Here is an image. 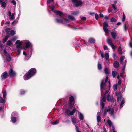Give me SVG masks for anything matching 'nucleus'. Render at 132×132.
<instances>
[{"label":"nucleus","mask_w":132,"mask_h":132,"mask_svg":"<svg viewBox=\"0 0 132 132\" xmlns=\"http://www.w3.org/2000/svg\"><path fill=\"white\" fill-rule=\"evenodd\" d=\"M108 77L106 76L105 78H104L101 81L100 84V88L102 91L103 92L104 90H105V92L104 93L102 98V100L103 102H105L106 101V98L108 101H111L113 99V97L109 95V90L110 89V82L109 81V87H107L106 84V82L108 80Z\"/></svg>","instance_id":"obj_1"},{"label":"nucleus","mask_w":132,"mask_h":132,"mask_svg":"<svg viewBox=\"0 0 132 132\" xmlns=\"http://www.w3.org/2000/svg\"><path fill=\"white\" fill-rule=\"evenodd\" d=\"M48 6L51 9L52 11L55 13L57 15L59 16L60 19L58 18H56L55 19V21L56 22L59 23H62L67 25H68V24L69 23L68 20L67 19L64 18L62 17V16L63 15L62 12L57 10L54 11L53 10L55 8V6L54 5H50Z\"/></svg>","instance_id":"obj_2"},{"label":"nucleus","mask_w":132,"mask_h":132,"mask_svg":"<svg viewBox=\"0 0 132 132\" xmlns=\"http://www.w3.org/2000/svg\"><path fill=\"white\" fill-rule=\"evenodd\" d=\"M3 47H4L3 45L2 44L0 43V52L1 55L4 60L10 61L11 60V57L9 54L6 51V48L4 49L3 53L2 52Z\"/></svg>","instance_id":"obj_3"},{"label":"nucleus","mask_w":132,"mask_h":132,"mask_svg":"<svg viewBox=\"0 0 132 132\" xmlns=\"http://www.w3.org/2000/svg\"><path fill=\"white\" fill-rule=\"evenodd\" d=\"M3 47H4L3 45L2 44L0 43V52L1 55L4 60L10 61L11 60V57L9 54L6 51V48L4 49L3 53L2 52Z\"/></svg>","instance_id":"obj_4"},{"label":"nucleus","mask_w":132,"mask_h":132,"mask_svg":"<svg viewBox=\"0 0 132 132\" xmlns=\"http://www.w3.org/2000/svg\"><path fill=\"white\" fill-rule=\"evenodd\" d=\"M36 72V70L34 68L30 69L27 73L24 76V79L26 80L34 75Z\"/></svg>","instance_id":"obj_5"},{"label":"nucleus","mask_w":132,"mask_h":132,"mask_svg":"<svg viewBox=\"0 0 132 132\" xmlns=\"http://www.w3.org/2000/svg\"><path fill=\"white\" fill-rule=\"evenodd\" d=\"M116 96H117V101L118 102L119 101H121L122 99V101L120 105V108L121 109L125 103L124 100L122 98V97L121 94L120 93L117 92L116 93Z\"/></svg>","instance_id":"obj_6"},{"label":"nucleus","mask_w":132,"mask_h":132,"mask_svg":"<svg viewBox=\"0 0 132 132\" xmlns=\"http://www.w3.org/2000/svg\"><path fill=\"white\" fill-rule=\"evenodd\" d=\"M73 3L76 7L81 6L82 2L81 0H71Z\"/></svg>","instance_id":"obj_7"},{"label":"nucleus","mask_w":132,"mask_h":132,"mask_svg":"<svg viewBox=\"0 0 132 132\" xmlns=\"http://www.w3.org/2000/svg\"><path fill=\"white\" fill-rule=\"evenodd\" d=\"M72 122V123L75 125L76 127V129L77 132H81L78 128V124H77L78 123L76 122V120L74 118H71Z\"/></svg>","instance_id":"obj_8"},{"label":"nucleus","mask_w":132,"mask_h":132,"mask_svg":"<svg viewBox=\"0 0 132 132\" xmlns=\"http://www.w3.org/2000/svg\"><path fill=\"white\" fill-rule=\"evenodd\" d=\"M127 61L126 60H125V64L122 67V70H121L122 72L120 74V76L122 78H124L125 77L126 75L125 74V71L126 64L127 63Z\"/></svg>","instance_id":"obj_9"},{"label":"nucleus","mask_w":132,"mask_h":132,"mask_svg":"<svg viewBox=\"0 0 132 132\" xmlns=\"http://www.w3.org/2000/svg\"><path fill=\"white\" fill-rule=\"evenodd\" d=\"M76 110H77L75 108L72 111H70L69 109H67L65 110V113L68 116L69 115H72L73 114Z\"/></svg>","instance_id":"obj_10"},{"label":"nucleus","mask_w":132,"mask_h":132,"mask_svg":"<svg viewBox=\"0 0 132 132\" xmlns=\"http://www.w3.org/2000/svg\"><path fill=\"white\" fill-rule=\"evenodd\" d=\"M108 26V23L107 22L105 21L103 23V28L106 35H107L106 34L109 33L108 29L107 28Z\"/></svg>","instance_id":"obj_11"},{"label":"nucleus","mask_w":132,"mask_h":132,"mask_svg":"<svg viewBox=\"0 0 132 132\" xmlns=\"http://www.w3.org/2000/svg\"><path fill=\"white\" fill-rule=\"evenodd\" d=\"M69 102L70 107H72L74 104V99L73 96H71L69 97Z\"/></svg>","instance_id":"obj_12"},{"label":"nucleus","mask_w":132,"mask_h":132,"mask_svg":"<svg viewBox=\"0 0 132 132\" xmlns=\"http://www.w3.org/2000/svg\"><path fill=\"white\" fill-rule=\"evenodd\" d=\"M108 111V112L110 114V115L113 116L114 115V110L113 108L108 107V108H106V109Z\"/></svg>","instance_id":"obj_13"},{"label":"nucleus","mask_w":132,"mask_h":132,"mask_svg":"<svg viewBox=\"0 0 132 132\" xmlns=\"http://www.w3.org/2000/svg\"><path fill=\"white\" fill-rule=\"evenodd\" d=\"M24 42L25 45V48L31 47L32 46V44L29 41L26 40L24 41Z\"/></svg>","instance_id":"obj_14"},{"label":"nucleus","mask_w":132,"mask_h":132,"mask_svg":"<svg viewBox=\"0 0 132 132\" xmlns=\"http://www.w3.org/2000/svg\"><path fill=\"white\" fill-rule=\"evenodd\" d=\"M8 16L10 17V19L11 20H13L14 19L15 17V13H12V14L11 12L9 11L8 12Z\"/></svg>","instance_id":"obj_15"},{"label":"nucleus","mask_w":132,"mask_h":132,"mask_svg":"<svg viewBox=\"0 0 132 132\" xmlns=\"http://www.w3.org/2000/svg\"><path fill=\"white\" fill-rule=\"evenodd\" d=\"M9 74L10 77H13L15 76L16 73L15 71H14L12 68H11L9 70Z\"/></svg>","instance_id":"obj_16"},{"label":"nucleus","mask_w":132,"mask_h":132,"mask_svg":"<svg viewBox=\"0 0 132 132\" xmlns=\"http://www.w3.org/2000/svg\"><path fill=\"white\" fill-rule=\"evenodd\" d=\"M8 75L7 72L5 71L1 75V78L2 80L5 79L8 76Z\"/></svg>","instance_id":"obj_17"},{"label":"nucleus","mask_w":132,"mask_h":132,"mask_svg":"<svg viewBox=\"0 0 132 132\" xmlns=\"http://www.w3.org/2000/svg\"><path fill=\"white\" fill-rule=\"evenodd\" d=\"M110 34L112 38L114 39L115 40L117 35V32H110Z\"/></svg>","instance_id":"obj_18"},{"label":"nucleus","mask_w":132,"mask_h":132,"mask_svg":"<svg viewBox=\"0 0 132 132\" xmlns=\"http://www.w3.org/2000/svg\"><path fill=\"white\" fill-rule=\"evenodd\" d=\"M100 115V112H97V120L98 122V123L101 122V118Z\"/></svg>","instance_id":"obj_19"},{"label":"nucleus","mask_w":132,"mask_h":132,"mask_svg":"<svg viewBox=\"0 0 132 132\" xmlns=\"http://www.w3.org/2000/svg\"><path fill=\"white\" fill-rule=\"evenodd\" d=\"M107 43L110 46L113 44L112 40L108 38L107 39Z\"/></svg>","instance_id":"obj_20"},{"label":"nucleus","mask_w":132,"mask_h":132,"mask_svg":"<svg viewBox=\"0 0 132 132\" xmlns=\"http://www.w3.org/2000/svg\"><path fill=\"white\" fill-rule=\"evenodd\" d=\"M125 59L124 56H121L120 58V62L122 65H124L125 64V62H123V61Z\"/></svg>","instance_id":"obj_21"},{"label":"nucleus","mask_w":132,"mask_h":132,"mask_svg":"<svg viewBox=\"0 0 132 132\" xmlns=\"http://www.w3.org/2000/svg\"><path fill=\"white\" fill-rule=\"evenodd\" d=\"M88 42L90 43L93 44L95 42V40L94 38H90L89 39Z\"/></svg>","instance_id":"obj_22"},{"label":"nucleus","mask_w":132,"mask_h":132,"mask_svg":"<svg viewBox=\"0 0 132 132\" xmlns=\"http://www.w3.org/2000/svg\"><path fill=\"white\" fill-rule=\"evenodd\" d=\"M113 65L115 68H117L119 67V63L118 62L116 61L114 62Z\"/></svg>","instance_id":"obj_23"},{"label":"nucleus","mask_w":132,"mask_h":132,"mask_svg":"<svg viewBox=\"0 0 132 132\" xmlns=\"http://www.w3.org/2000/svg\"><path fill=\"white\" fill-rule=\"evenodd\" d=\"M2 2L1 6L2 7H5L6 6V4L4 2H2V0H0V3Z\"/></svg>","instance_id":"obj_24"},{"label":"nucleus","mask_w":132,"mask_h":132,"mask_svg":"<svg viewBox=\"0 0 132 132\" xmlns=\"http://www.w3.org/2000/svg\"><path fill=\"white\" fill-rule=\"evenodd\" d=\"M79 13V12L78 11H75L71 12V14L75 15H78Z\"/></svg>","instance_id":"obj_25"},{"label":"nucleus","mask_w":132,"mask_h":132,"mask_svg":"<svg viewBox=\"0 0 132 132\" xmlns=\"http://www.w3.org/2000/svg\"><path fill=\"white\" fill-rule=\"evenodd\" d=\"M107 122L110 127L111 126L112 127V125H113L111 121L109 119L107 120Z\"/></svg>","instance_id":"obj_26"},{"label":"nucleus","mask_w":132,"mask_h":132,"mask_svg":"<svg viewBox=\"0 0 132 132\" xmlns=\"http://www.w3.org/2000/svg\"><path fill=\"white\" fill-rule=\"evenodd\" d=\"M9 38V36L7 35L2 40V42L3 43H4Z\"/></svg>","instance_id":"obj_27"},{"label":"nucleus","mask_w":132,"mask_h":132,"mask_svg":"<svg viewBox=\"0 0 132 132\" xmlns=\"http://www.w3.org/2000/svg\"><path fill=\"white\" fill-rule=\"evenodd\" d=\"M78 114L79 117L80 119L81 120H82L83 119L84 117L83 114L80 112H78Z\"/></svg>","instance_id":"obj_28"},{"label":"nucleus","mask_w":132,"mask_h":132,"mask_svg":"<svg viewBox=\"0 0 132 132\" xmlns=\"http://www.w3.org/2000/svg\"><path fill=\"white\" fill-rule=\"evenodd\" d=\"M118 51L119 54H122V49L120 46H119L118 47Z\"/></svg>","instance_id":"obj_29"},{"label":"nucleus","mask_w":132,"mask_h":132,"mask_svg":"<svg viewBox=\"0 0 132 132\" xmlns=\"http://www.w3.org/2000/svg\"><path fill=\"white\" fill-rule=\"evenodd\" d=\"M109 70L108 68H105L104 69V71L105 73L106 74H109Z\"/></svg>","instance_id":"obj_30"},{"label":"nucleus","mask_w":132,"mask_h":132,"mask_svg":"<svg viewBox=\"0 0 132 132\" xmlns=\"http://www.w3.org/2000/svg\"><path fill=\"white\" fill-rule=\"evenodd\" d=\"M105 56L106 59L107 60L109 58V53L107 52H105Z\"/></svg>","instance_id":"obj_31"},{"label":"nucleus","mask_w":132,"mask_h":132,"mask_svg":"<svg viewBox=\"0 0 132 132\" xmlns=\"http://www.w3.org/2000/svg\"><path fill=\"white\" fill-rule=\"evenodd\" d=\"M11 119L13 123H15L16 121V118L14 117H11Z\"/></svg>","instance_id":"obj_32"},{"label":"nucleus","mask_w":132,"mask_h":132,"mask_svg":"<svg viewBox=\"0 0 132 132\" xmlns=\"http://www.w3.org/2000/svg\"><path fill=\"white\" fill-rule=\"evenodd\" d=\"M102 101H103L102 99V100L101 98L100 100V105L102 107V108L103 109L104 106L105 104L104 103L102 102Z\"/></svg>","instance_id":"obj_33"},{"label":"nucleus","mask_w":132,"mask_h":132,"mask_svg":"<svg viewBox=\"0 0 132 132\" xmlns=\"http://www.w3.org/2000/svg\"><path fill=\"white\" fill-rule=\"evenodd\" d=\"M5 99H3L2 97H0V103H2L5 102Z\"/></svg>","instance_id":"obj_34"},{"label":"nucleus","mask_w":132,"mask_h":132,"mask_svg":"<svg viewBox=\"0 0 132 132\" xmlns=\"http://www.w3.org/2000/svg\"><path fill=\"white\" fill-rule=\"evenodd\" d=\"M7 95L6 91L5 90L3 93V98L5 99Z\"/></svg>","instance_id":"obj_35"},{"label":"nucleus","mask_w":132,"mask_h":132,"mask_svg":"<svg viewBox=\"0 0 132 132\" xmlns=\"http://www.w3.org/2000/svg\"><path fill=\"white\" fill-rule=\"evenodd\" d=\"M117 87V84H114L113 86V88L114 91L116 90Z\"/></svg>","instance_id":"obj_36"},{"label":"nucleus","mask_w":132,"mask_h":132,"mask_svg":"<svg viewBox=\"0 0 132 132\" xmlns=\"http://www.w3.org/2000/svg\"><path fill=\"white\" fill-rule=\"evenodd\" d=\"M18 22V21L16 20L14 21L11 24L12 26H14Z\"/></svg>","instance_id":"obj_37"},{"label":"nucleus","mask_w":132,"mask_h":132,"mask_svg":"<svg viewBox=\"0 0 132 132\" xmlns=\"http://www.w3.org/2000/svg\"><path fill=\"white\" fill-rule=\"evenodd\" d=\"M68 18L69 19H70L71 20H75V18L73 16L69 15L68 16Z\"/></svg>","instance_id":"obj_38"},{"label":"nucleus","mask_w":132,"mask_h":132,"mask_svg":"<svg viewBox=\"0 0 132 132\" xmlns=\"http://www.w3.org/2000/svg\"><path fill=\"white\" fill-rule=\"evenodd\" d=\"M17 113L16 112H13L11 114V117H14L17 116Z\"/></svg>","instance_id":"obj_39"},{"label":"nucleus","mask_w":132,"mask_h":132,"mask_svg":"<svg viewBox=\"0 0 132 132\" xmlns=\"http://www.w3.org/2000/svg\"><path fill=\"white\" fill-rule=\"evenodd\" d=\"M59 123V121L56 120L54 122H51V123L52 125H56L58 124Z\"/></svg>","instance_id":"obj_40"},{"label":"nucleus","mask_w":132,"mask_h":132,"mask_svg":"<svg viewBox=\"0 0 132 132\" xmlns=\"http://www.w3.org/2000/svg\"><path fill=\"white\" fill-rule=\"evenodd\" d=\"M98 69L100 70H101L102 69V66L101 64L98 63Z\"/></svg>","instance_id":"obj_41"},{"label":"nucleus","mask_w":132,"mask_h":132,"mask_svg":"<svg viewBox=\"0 0 132 132\" xmlns=\"http://www.w3.org/2000/svg\"><path fill=\"white\" fill-rule=\"evenodd\" d=\"M116 21V19L114 17L112 18L110 20V21L111 22H115Z\"/></svg>","instance_id":"obj_42"},{"label":"nucleus","mask_w":132,"mask_h":132,"mask_svg":"<svg viewBox=\"0 0 132 132\" xmlns=\"http://www.w3.org/2000/svg\"><path fill=\"white\" fill-rule=\"evenodd\" d=\"M112 74L113 77L114 78L116 77V72L114 71H112Z\"/></svg>","instance_id":"obj_43"},{"label":"nucleus","mask_w":132,"mask_h":132,"mask_svg":"<svg viewBox=\"0 0 132 132\" xmlns=\"http://www.w3.org/2000/svg\"><path fill=\"white\" fill-rule=\"evenodd\" d=\"M113 49H115L117 48V46H116L113 44L110 45Z\"/></svg>","instance_id":"obj_44"},{"label":"nucleus","mask_w":132,"mask_h":132,"mask_svg":"<svg viewBox=\"0 0 132 132\" xmlns=\"http://www.w3.org/2000/svg\"><path fill=\"white\" fill-rule=\"evenodd\" d=\"M15 34V32L13 30H11L10 31V34L12 36L14 35Z\"/></svg>","instance_id":"obj_45"},{"label":"nucleus","mask_w":132,"mask_h":132,"mask_svg":"<svg viewBox=\"0 0 132 132\" xmlns=\"http://www.w3.org/2000/svg\"><path fill=\"white\" fill-rule=\"evenodd\" d=\"M11 29L10 28H8L6 29L5 31L7 34L9 33V32L10 31Z\"/></svg>","instance_id":"obj_46"},{"label":"nucleus","mask_w":132,"mask_h":132,"mask_svg":"<svg viewBox=\"0 0 132 132\" xmlns=\"http://www.w3.org/2000/svg\"><path fill=\"white\" fill-rule=\"evenodd\" d=\"M54 0H47V4L48 6V4H50L52 2H53Z\"/></svg>","instance_id":"obj_47"},{"label":"nucleus","mask_w":132,"mask_h":132,"mask_svg":"<svg viewBox=\"0 0 132 132\" xmlns=\"http://www.w3.org/2000/svg\"><path fill=\"white\" fill-rule=\"evenodd\" d=\"M16 44H22L21 42L19 40H17L15 43Z\"/></svg>","instance_id":"obj_48"},{"label":"nucleus","mask_w":132,"mask_h":132,"mask_svg":"<svg viewBox=\"0 0 132 132\" xmlns=\"http://www.w3.org/2000/svg\"><path fill=\"white\" fill-rule=\"evenodd\" d=\"M11 3H12L14 5H16V2L15 0H12L11 1Z\"/></svg>","instance_id":"obj_49"},{"label":"nucleus","mask_w":132,"mask_h":132,"mask_svg":"<svg viewBox=\"0 0 132 132\" xmlns=\"http://www.w3.org/2000/svg\"><path fill=\"white\" fill-rule=\"evenodd\" d=\"M12 43V42L10 40L8 41V42H7V44L9 46H10L11 45Z\"/></svg>","instance_id":"obj_50"},{"label":"nucleus","mask_w":132,"mask_h":132,"mask_svg":"<svg viewBox=\"0 0 132 132\" xmlns=\"http://www.w3.org/2000/svg\"><path fill=\"white\" fill-rule=\"evenodd\" d=\"M125 15L124 13H123V17H122V21L123 22H124L125 21Z\"/></svg>","instance_id":"obj_51"},{"label":"nucleus","mask_w":132,"mask_h":132,"mask_svg":"<svg viewBox=\"0 0 132 132\" xmlns=\"http://www.w3.org/2000/svg\"><path fill=\"white\" fill-rule=\"evenodd\" d=\"M95 19L97 20H98V18H99V16H98V14L97 13H96L95 14Z\"/></svg>","instance_id":"obj_52"},{"label":"nucleus","mask_w":132,"mask_h":132,"mask_svg":"<svg viewBox=\"0 0 132 132\" xmlns=\"http://www.w3.org/2000/svg\"><path fill=\"white\" fill-rule=\"evenodd\" d=\"M121 79H119L118 81V84L119 85H120L121 84Z\"/></svg>","instance_id":"obj_53"},{"label":"nucleus","mask_w":132,"mask_h":132,"mask_svg":"<svg viewBox=\"0 0 132 132\" xmlns=\"http://www.w3.org/2000/svg\"><path fill=\"white\" fill-rule=\"evenodd\" d=\"M81 19L82 20H86V18L85 16H82V17H81Z\"/></svg>","instance_id":"obj_54"},{"label":"nucleus","mask_w":132,"mask_h":132,"mask_svg":"<svg viewBox=\"0 0 132 132\" xmlns=\"http://www.w3.org/2000/svg\"><path fill=\"white\" fill-rule=\"evenodd\" d=\"M112 7L114 10H116V6L114 4L112 5Z\"/></svg>","instance_id":"obj_55"},{"label":"nucleus","mask_w":132,"mask_h":132,"mask_svg":"<svg viewBox=\"0 0 132 132\" xmlns=\"http://www.w3.org/2000/svg\"><path fill=\"white\" fill-rule=\"evenodd\" d=\"M124 29L125 31H126L127 30L126 26L125 24H124Z\"/></svg>","instance_id":"obj_56"},{"label":"nucleus","mask_w":132,"mask_h":132,"mask_svg":"<svg viewBox=\"0 0 132 132\" xmlns=\"http://www.w3.org/2000/svg\"><path fill=\"white\" fill-rule=\"evenodd\" d=\"M106 108L105 109L104 112V114L105 116L106 115L107 112H108V111L106 110Z\"/></svg>","instance_id":"obj_57"},{"label":"nucleus","mask_w":132,"mask_h":132,"mask_svg":"<svg viewBox=\"0 0 132 132\" xmlns=\"http://www.w3.org/2000/svg\"><path fill=\"white\" fill-rule=\"evenodd\" d=\"M104 50H108V47L107 45H105L104 47Z\"/></svg>","instance_id":"obj_58"},{"label":"nucleus","mask_w":132,"mask_h":132,"mask_svg":"<svg viewBox=\"0 0 132 132\" xmlns=\"http://www.w3.org/2000/svg\"><path fill=\"white\" fill-rule=\"evenodd\" d=\"M22 45V44H18L16 46V47L19 48L21 47V46Z\"/></svg>","instance_id":"obj_59"},{"label":"nucleus","mask_w":132,"mask_h":132,"mask_svg":"<svg viewBox=\"0 0 132 132\" xmlns=\"http://www.w3.org/2000/svg\"><path fill=\"white\" fill-rule=\"evenodd\" d=\"M113 57L114 59L116 57V55L115 53H114L113 54Z\"/></svg>","instance_id":"obj_60"},{"label":"nucleus","mask_w":132,"mask_h":132,"mask_svg":"<svg viewBox=\"0 0 132 132\" xmlns=\"http://www.w3.org/2000/svg\"><path fill=\"white\" fill-rule=\"evenodd\" d=\"M112 128L113 132H117L115 130V128L113 125H112Z\"/></svg>","instance_id":"obj_61"},{"label":"nucleus","mask_w":132,"mask_h":132,"mask_svg":"<svg viewBox=\"0 0 132 132\" xmlns=\"http://www.w3.org/2000/svg\"><path fill=\"white\" fill-rule=\"evenodd\" d=\"M129 46L131 48H132V42H130L129 44Z\"/></svg>","instance_id":"obj_62"},{"label":"nucleus","mask_w":132,"mask_h":132,"mask_svg":"<svg viewBox=\"0 0 132 132\" xmlns=\"http://www.w3.org/2000/svg\"><path fill=\"white\" fill-rule=\"evenodd\" d=\"M105 19L106 20H107L109 19V18L107 16H105L104 17Z\"/></svg>","instance_id":"obj_63"},{"label":"nucleus","mask_w":132,"mask_h":132,"mask_svg":"<svg viewBox=\"0 0 132 132\" xmlns=\"http://www.w3.org/2000/svg\"><path fill=\"white\" fill-rule=\"evenodd\" d=\"M25 93V92L24 90H22L21 92L20 93L21 94H23Z\"/></svg>","instance_id":"obj_64"}]
</instances>
